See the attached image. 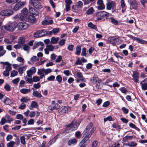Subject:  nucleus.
I'll use <instances>...</instances> for the list:
<instances>
[{
  "label": "nucleus",
  "mask_w": 147,
  "mask_h": 147,
  "mask_svg": "<svg viewBox=\"0 0 147 147\" xmlns=\"http://www.w3.org/2000/svg\"><path fill=\"white\" fill-rule=\"evenodd\" d=\"M17 26V24L15 22L8 23L2 26L1 30V32L3 33H4L5 32V30H6L7 31L12 32L16 29Z\"/></svg>",
  "instance_id": "obj_1"
},
{
  "label": "nucleus",
  "mask_w": 147,
  "mask_h": 147,
  "mask_svg": "<svg viewBox=\"0 0 147 147\" xmlns=\"http://www.w3.org/2000/svg\"><path fill=\"white\" fill-rule=\"evenodd\" d=\"M79 124L76 123V121L74 120L69 124L66 125V130L63 132L67 133L73 130H75L78 128Z\"/></svg>",
  "instance_id": "obj_2"
},
{
  "label": "nucleus",
  "mask_w": 147,
  "mask_h": 147,
  "mask_svg": "<svg viewBox=\"0 0 147 147\" xmlns=\"http://www.w3.org/2000/svg\"><path fill=\"white\" fill-rule=\"evenodd\" d=\"M95 129L94 124L92 122L90 123L87 126L83 132V134H88L92 135L94 132Z\"/></svg>",
  "instance_id": "obj_3"
},
{
  "label": "nucleus",
  "mask_w": 147,
  "mask_h": 147,
  "mask_svg": "<svg viewBox=\"0 0 147 147\" xmlns=\"http://www.w3.org/2000/svg\"><path fill=\"white\" fill-rule=\"evenodd\" d=\"M29 2L35 8L39 9L42 7V6L38 0H30Z\"/></svg>",
  "instance_id": "obj_4"
},
{
  "label": "nucleus",
  "mask_w": 147,
  "mask_h": 147,
  "mask_svg": "<svg viewBox=\"0 0 147 147\" xmlns=\"http://www.w3.org/2000/svg\"><path fill=\"white\" fill-rule=\"evenodd\" d=\"M83 6V3L81 1L76 3L75 5H73L71 7V10L72 11L76 12L78 10H80Z\"/></svg>",
  "instance_id": "obj_5"
},
{
  "label": "nucleus",
  "mask_w": 147,
  "mask_h": 147,
  "mask_svg": "<svg viewBox=\"0 0 147 147\" xmlns=\"http://www.w3.org/2000/svg\"><path fill=\"white\" fill-rule=\"evenodd\" d=\"M116 6V4L115 2L113 1H109L106 4V9L110 10L112 9V11L113 12Z\"/></svg>",
  "instance_id": "obj_6"
},
{
  "label": "nucleus",
  "mask_w": 147,
  "mask_h": 147,
  "mask_svg": "<svg viewBox=\"0 0 147 147\" xmlns=\"http://www.w3.org/2000/svg\"><path fill=\"white\" fill-rule=\"evenodd\" d=\"M13 14V11L11 9L3 10L0 12V14L2 16H9Z\"/></svg>",
  "instance_id": "obj_7"
},
{
  "label": "nucleus",
  "mask_w": 147,
  "mask_h": 147,
  "mask_svg": "<svg viewBox=\"0 0 147 147\" xmlns=\"http://www.w3.org/2000/svg\"><path fill=\"white\" fill-rule=\"evenodd\" d=\"M18 29L20 30H23L27 29L28 27V25L25 22H21L17 24Z\"/></svg>",
  "instance_id": "obj_8"
},
{
  "label": "nucleus",
  "mask_w": 147,
  "mask_h": 147,
  "mask_svg": "<svg viewBox=\"0 0 147 147\" xmlns=\"http://www.w3.org/2000/svg\"><path fill=\"white\" fill-rule=\"evenodd\" d=\"M45 30H39L36 32L34 34V37L38 38L45 36Z\"/></svg>",
  "instance_id": "obj_9"
},
{
  "label": "nucleus",
  "mask_w": 147,
  "mask_h": 147,
  "mask_svg": "<svg viewBox=\"0 0 147 147\" xmlns=\"http://www.w3.org/2000/svg\"><path fill=\"white\" fill-rule=\"evenodd\" d=\"M71 109V107L69 106H65L61 107L59 110V112L60 114H63L69 111Z\"/></svg>",
  "instance_id": "obj_10"
},
{
  "label": "nucleus",
  "mask_w": 147,
  "mask_h": 147,
  "mask_svg": "<svg viewBox=\"0 0 147 147\" xmlns=\"http://www.w3.org/2000/svg\"><path fill=\"white\" fill-rule=\"evenodd\" d=\"M97 9L99 10H102L105 9V5L102 0H98L97 2Z\"/></svg>",
  "instance_id": "obj_11"
},
{
  "label": "nucleus",
  "mask_w": 147,
  "mask_h": 147,
  "mask_svg": "<svg viewBox=\"0 0 147 147\" xmlns=\"http://www.w3.org/2000/svg\"><path fill=\"white\" fill-rule=\"evenodd\" d=\"M85 135L84 139L82 140L80 142L87 145L89 142V138L91 136V135L88 134H83Z\"/></svg>",
  "instance_id": "obj_12"
},
{
  "label": "nucleus",
  "mask_w": 147,
  "mask_h": 147,
  "mask_svg": "<svg viewBox=\"0 0 147 147\" xmlns=\"http://www.w3.org/2000/svg\"><path fill=\"white\" fill-rule=\"evenodd\" d=\"M94 18L95 21H97L102 20L103 18V14L102 11L98 12L96 13V15L94 16Z\"/></svg>",
  "instance_id": "obj_13"
},
{
  "label": "nucleus",
  "mask_w": 147,
  "mask_h": 147,
  "mask_svg": "<svg viewBox=\"0 0 147 147\" xmlns=\"http://www.w3.org/2000/svg\"><path fill=\"white\" fill-rule=\"evenodd\" d=\"M36 71V69L34 67H32L27 71V76L30 78H32V75Z\"/></svg>",
  "instance_id": "obj_14"
},
{
  "label": "nucleus",
  "mask_w": 147,
  "mask_h": 147,
  "mask_svg": "<svg viewBox=\"0 0 147 147\" xmlns=\"http://www.w3.org/2000/svg\"><path fill=\"white\" fill-rule=\"evenodd\" d=\"M132 76L133 77V80L134 82L136 83H139V73L136 71H134L133 72V74Z\"/></svg>",
  "instance_id": "obj_15"
},
{
  "label": "nucleus",
  "mask_w": 147,
  "mask_h": 147,
  "mask_svg": "<svg viewBox=\"0 0 147 147\" xmlns=\"http://www.w3.org/2000/svg\"><path fill=\"white\" fill-rule=\"evenodd\" d=\"M90 82L93 85H96V86H99L100 82L98 77L94 76L90 80Z\"/></svg>",
  "instance_id": "obj_16"
},
{
  "label": "nucleus",
  "mask_w": 147,
  "mask_h": 147,
  "mask_svg": "<svg viewBox=\"0 0 147 147\" xmlns=\"http://www.w3.org/2000/svg\"><path fill=\"white\" fill-rule=\"evenodd\" d=\"M60 107L59 105L56 103L55 105H51L48 107V111L49 112H51L53 110H56L58 109Z\"/></svg>",
  "instance_id": "obj_17"
},
{
  "label": "nucleus",
  "mask_w": 147,
  "mask_h": 147,
  "mask_svg": "<svg viewBox=\"0 0 147 147\" xmlns=\"http://www.w3.org/2000/svg\"><path fill=\"white\" fill-rule=\"evenodd\" d=\"M140 84L143 90H146L147 89V78L141 81Z\"/></svg>",
  "instance_id": "obj_18"
},
{
  "label": "nucleus",
  "mask_w": 147,
  "mask_h": 147,
  "mask_svg": "<svg viewBox=\"0 0 147 147\" xmlns=\"http://www.w3.org/2000/svg\"><path fill=\"white\" fill-rule=\"evenodd\" d=\"M24 5V2H19L15 5L13 9L15 11L18 10L23 7Z\"/></svg>",
  "instance_id": "obj_19"
},
{
  "label": "nucleus",
  "mask_w": 147,
  "mask_h": 147,
  "mask_svg": "<svg viewBox=\"0 0 147 147\" xmlns=\"http://www.w3.org/2000/svg\"><path fill=\"white\" fill-rule=\"evenodd\" d=\"M53 23V21L52 20H47L45 19L42 22V24L43 25H46L51 24Z\"/></svg>",
  "instance_id": "obj_20"
},
{
  "label": "nucleus",
  "mask_w": 147,
  "mask_h": 147,
  "mask_svg": "<svg viewBox=\"0 0 147 147\" xmlns=\"http://www.w3.org/2000/svg\"><path fill=\"white\" fill-rule=\"evenodd\" d=\"M76 75L78 78L82 81H85V78L83 77L82 73L80 71H78L76 73Z\"/></svg>",
  "instance_id": "obj_21"
},
{
  "label": "nucleus",
  "mask_w": 147,
  "mask_h": 147,
  "mask_svg": "<svg viewBox=\"0 0 147 147\" xmlns=\"http://www.w3.org/2000/svg\"><path fill=\"white\" fill-rule=\"evenodd\" d=\"M59 135V134H57L54 137V138H53L51 139L49 142L48 144L49 145V146H50L52 144L54 143L55 142L56 140L57 139Z\"/></svg>",
  "instance_id": "obj_22"
},
{
  "label": "nucleus",
  "mask_w": 147,
  "mask_h": 147,
  "mask_svg": "<svg viewBox=\"0 0 147 147\" xmlns=\"http://www.w3.org/2000/svg\"><path fill=\"white\" fill-rule=\"evenodd\" d=\"M29 10L30 13L36 16L38 14V12L36 11L35 9L32 7H29Z\"/></svg>",
  "instance_id": "obj_23"
},
{
  "label": "nucleus",
  "mask_w": 147,
  "mask_h": 147,
  "mask_svg": "<svg viewBox=\"0 0 147 147\" xmlns=\"http://www.w3.org/2000/svg\"><path fill=\"white\" fill-rule=\"evenodd\" d=\"M39 46L43 47L44 46V44L42 42H39L37 43H35L34 44V46L33 47V49H36Z\"/></svg>",
  "instance_id": "obj_24"
},
{
  "label": "nucleus",
  "mask_w": 147,
  "mask_h": 147,
  "mask_svg": "<svg viewBox=\"0 0 147 147\" xmlns=\"http://www.w3.org/2000/svg\"><path fill=\"white\" fill-rule=\"evenodd\" d=\"M28 20L30 22L34 23L36 21V19L34 16L30 15L28 17Z\"/></svg>",
  "instance_id": "obj_25"
},
{
  "label": "nucleus",
  "mask_w": 147,
  "mask_h": 147,
  "mask_svg": "<svg viewBox=\"0 0 147 147\" xmlns=\"http://www.w3.org/2000/svg\"><path fill=\"white\" fill-rule=\"evenodd\" d=\"M22 13L24 18L26 17L28 14V11L27 9L26 8H24L22 11Z\"/></svg>",
  "instance_id": "obj_26"
},
{
  "label": "nucleus",
  "mask_w": 147,
  "mask_h": 147,
  "mask_svg": "<svg viewBox=\"0 0 147 147\" xmlns=\"http://www.w3.org/2000/svg\"><path fill=\"white\" fill-rule=\"evenodd\" d=\"M59 39V38L58 37L55 38L53 37L51 38V42L52 44H55L57 42Z\"/></svg>",
  "instance_id": "obj_27"
},
{
  "label": "nucleus",
  "mask_w": 147,
  "mask_h": 147,
  "mask_svg": "<svg viewBox=\"0 0 147 147\" xmlns=\"http://www.w3.org/2000/svg\"><path fill=\"white\" fill-rule=\"evenodd\" d=\"M77 141L76 139L73 138L72 139L69 140L67 142V145L69 146L71 145L72 144H76L77 143Z\"/></svg>",
  "instance_id": "obj_28"
},
{
  "label": "nucleus",
  "mask_w": 147,
  "mask_h": 147,
  "mask_svg": "<svg viewBox=\"0 0 147 147\" xmlns=\"http://www.w3.org/2000/svg\"><path fill=\"white\" fill-rule=\"evenodd\" d=\"M32 95L38 98H41L42 97L41 94L38 91H35L34 90L32 93Z\"/></svg>",
  "instance_id": "obj_29"
},
{
  "label": "nucleus",
  "mask_w": 147,
  "mask_h": 147,
  "mask_svg": "<svg viewBox=\"0 0 147 147\" xmlns=\"http://www.w3.org/2000/svg\"><path fill=\"white\" fill-rule=\"evenodd\" d=\"M27 66L26 65H24L22 67H20L18 69L19 72L20 74H22L24 71H25L26 69Z\"/></svg>",
  "instance_id": "obj_30"
},
{
  "label": "nucleus",
  "mask_w": 147,
  "mask_h": 147,
  "mask_svg": "<svg viewBox=\"0 0 147 147\" xmlns=\"http://www.w3.org/2000/svg\"><path fill=\"white\" fill-rule=\"evenodd\" d=\"M31 90L30 89L22 88L20 90V92L23 94H26L30 92Z\"/></svg>",
  "instance_id": "obj_31"
},
{
  "label": "nucleus",
  "mask_w": 147,
  "mask_h": 147,
  "mask_svg": "<svg viewBox=\"0 0 147 147\" xmlns=\"http://www.w3.org/2000/svg\"><path fill=\"white\" fill-rule=\"evenodd\" d=\"M109 19L110 20V21L111 22L115 25H117L118 24V22L117 20H116L114 18L112 17L110 18H109Z\"/></svg>",
  "instance_id": "obj_32"
},
{
  "label": "nucleus",
  "mask_w": 147,
  "mask_h": 147,
  "mask_svg": "<svg viewBox=\"0 0 147 147\" xmlns=\"http://www.w3.org/2000/svg\"><path fill=\"white\" fill-rule=\"evenodd\" d=\"M81 51V47L79 46H77L76 47V51L75 53V55H80Z\"/></svg>",
  "instance_id": "obj_33"
},
{
  "label": "nucleus",
  "mask_w": 147,
  "mask_h": 147,
  "mask_svg": "<svg viewBox=\"0 0 147 147\" xmlns=\"http://www.w3.org/2000/svg\"><path fill=\"white\" fill-rule=\"evenodd\" d=\"M94 11L93 7H90L88 9L86 12V14L88 15L92 14L93 12Z\"/></svg>",
  "instance_id": "obj_34"
},
{
  "label": "nucleus",
  "mask_w": 147,
  "mask_h": 147,
  "mask_svg": "<svg viewBox=\"0 0 147 147\" xmlns=\"http://www.w3.org/2000/svg\"><path fill=\"white\" fill-rule=\"evenodd\" d=\"M88 26L92 29L96 30L97 28L96 26L93 24L92 22H90L88 24Z\"/></svg>",
  "instance_id": "obj_35"
},
{
  "label": "nucleus",
  "mask_w": 147,
  "mask_h": 147,
  "mask_svg": "<svg viewBox=\"0 0 147 147\" xmlns=\"http://www.w3.org/2000/svg\"><path fill=\"white\" fill-rule=\"evenodd\" d=\"M81 55L86 57L88 56L86 54V49L85 47H84L82 49Z\"/></svg>",
  "instance_id": "obj_36"
},
{
  "label": "nucleus",
  "mask_w": 147,
  "mask_h": 147,
  "mask_svg": "<svg viewBox=\"0 0 147 147\" xmlns=\"http://www.w3.org/2000/svg\"><path fill=\"white\" fill-rule=\"evenodd\" d=\"M3 102L6 105H9L11 102V100L7 98H5L4 99Z\"/></svg>",
  "instance_id": "obj_37"
},
{
  "label": "nucleus",
  "mask_w": 147,
  "mask_h": 147,
  "mask_svg": "<svg viewBox=\"0 0 147 147\" xmlns=\"http://www.w3.org/2000/svg\"><path fill=\"white\" fill-rule=\"evenodd\" d=\"M17 60L19 62L21 63L20 64V65H22L24 64V59L22 57H19L17 59Z\"/></svg>",
  "instance_id": "obj_38"
},
{
  "label": "nucleus",
  "mask_w": 147,
  "mask_h": 147,
  "mask_svg": "<svg viewBox=\"0 0 147 147\" xmlns=\"http://www.w3.org/2000/svg\"><path fill=\"white\" fill-rule=\"evenodd\" d=\"M52 30L53 34L54 35H56L59 32V29L58 28H54Z\"/></svg>",
  "instance_id": "obj_39"
},
{
  "label": "nucleus",
  "mask_w": 147,
  "mask_h": 147,
  "mask_svg": "<svg viewBox=\"0 0 147 147\" xmlns=\"http://www.w3.org/2000/svg\"><path fill=\"white\" fill-rule=\"evenodd\" d=\"M46 48L50 51H53L54 49V47L51 44L47 45L46 46Z\"/></svg>",
  "instance_id": "obj_40"
},
{
  "label": "nucleus",
  "mask_w": 147,
  "mask_h": 147,
  "mask_svg": "<svg viewBox=\"0 0 147 147\" xmlns=\"http://www.w3.org/2000/svg\"><path fill=\"white\" fill-rule=\"evenodd\" d=\"M25 42V38L23 37H20L19 40V43L20 45H22Z\"/></svg>",
  "instance_id": "obj_41"
},
{
  "label": "nucleus",
  "mask_w": 147,
  "mask_h": 147,
  "mask_svg": "<svg viewBox=\"0 0 147 147\" xmlns=\"http://www.w3.org/2000/svg\"><path fill=\"white\" fill-rule=\"evenodd\" d=\"M130 5L132 7V8L136 10L138 9V5L137 1H136V2H134V3L131 4Z\"/></svg>",
  "instance_id": "obj_42"
},
{
  "label": "nucleus",
  "mask_w": 147,
  "mask_h": 147,
  "mask_svg": "<svg viewBox=\"0 0 147 147\" xmlns=\"http://www.w3.org/2000/svg\"><path fill=\"white\" fill-rule=\"evenodd\" d=\"M25 79L27 83L31 84L33 83V80L31 78H29L26 77Z\"/></svg>",
  "instance_id": "obj_43"
},
{
  "label": "nucleus",
  "mask_w": 147,
  "mask_h": 147,
  "mask_svg": "<svg viewBox=\"0 0 147 147\" xmlns=\"http://www.w3.org/2000/svg\"><path fill=\"white\" fill-rule=\"evenodd\" d=\"M15 142L13 141H11L8 143L7 145V147H13L15 145Z\"/></svg>",
  "instance_id": "obj_44"
},
{
  "label": "nucleus",
  "mask_w": 147,
  "mask_h": 147,
  "mask_svg": "<svg viewBox=\"0 0 147 147\" xmlns=\"http://www.w3.org/2000/svg\"><path fill=\"white\" fill-rule=\"evenodd\" d=\"M18 74V72L15 70H13L11 72V77H13L16 76Z\"/></svg>",
  "instance_id": "obj_45"
},
{
  "label": "nucleus",
  "mask_w": 147,
  "mask_h": 147,
  "mask_svg": "<svg viewBox=\"0 0 147 147\" xmlns=\"http://www.w3.org/2000/svg\"><path fill=\"white\" fill-rule=\"evenodd\" d=\"M138 43H140L142 44H144L145 43H147V41L138 38L137 41Z\"/></svg>",
  "instance_id": "obj_46"
},
{
  "label": "nucleus",
  "mask_w": 147,
  "mask_h": 147,
  "mask_svg": "<svg viewBox=\"0 0 147 147\" xmlns=\"http://www.w3.org/2000/svg\"><path fill=\"white\" fill-rule=\"evenodd\" d=\"M92 147H98V142L95 140L94 141L92 144Z\"/></svg>",
  "instance_id": "obj_47"
},
{
  "label": "nucleus",
  "mask_w": 147,
  "mask_h": 147,
  "mask_svg": "<svg viewBox=\"0 0 147 147\" xmlns=\"http://www.w3.org/2000/svg\"><path fill=\"white\" fill-rule=\"evenodd\" d=\"M45 69H38V71L37 72V74L38 75H41L44 74L45 73Z\"/></svg>",
  "instance_id": "obj_48"
},
{
  "label": "nucleus",
  "mask_w": 147,
  "mask_h": 147,
  "mask_svg": "<svg viewBox=\"0 0 147 147\" xmlns=\"http://www.w3.org/2000/svg\"><path fill=\"white\" fill-rule=\"evenodd\" d=\"M29 99H28L26 97H23L21 98L20 100V101L22 103H26L28 102Z\"/></svg>",
  "instance_id": "obj_49"
},
{
  "label": "nucleus",
  "mask_w": 147,
  "mask_h": 147,
  "mask_svg": "<svg viewBox=\"0 0 147 147\" xmlns=\"http://www.w3.org/2000/svg\"><path fill=\"white\" fill-rule=\"evenodd\" d=\"M56 79L58 83H61L62 80V78L61 76L59 75H58L56 77Z\"/></svg>",
  "instance_id": "obj_50"
},
{
  "label": "nucleus",
  "mask_w": 147,
  "mask_h": 147,
  "mask_svg": "<svg viewBox=\"0 0 147 147\" xmlns=\"http://www.w3.org/2000/svg\"><path fill=\"white\" fill-rule=\"evenodd\" d=\"M7 122L8 123H10L11 121H13V119L12 118L10 117L9 115H7L6 116Z\"/></svg>",
  "instance_id": "obj_51"
},
{
  "label": "nucleus",
  "mask_w": 147,
  "mask_h": 147,
  "mask_svg": "<svg viewBox=\"0 0 147 147\" xmlns=\"http://www.w3.org/2000/svg\"><path fill=\"white\" fill-rule=\"evenodd\" d=\"M37 59V57L36 56H34L32 57L30 59V61L32 63L35 62Z\"/></svg>",
  "instance_id": "obj_52"
},
{
  "label": "nucleus",
  "mask_w": 147,
  "mask_h": 147,
  "mask_svg": "<svg viewBox=\"0 0 147 147\" xmlns=\"http://www.w3.org/2000/svg\"><path fill=\"white\" fill-rule=\"evenodd\" d=\"M20 139L21 143L23 144H25L26 142L25 137L24 136H21L20 138Z\"/></svg>",
  "instance_id": "obj_53"
},
{
  "label": "nucleus",
  "mask_w": 147,
  "mask_h": 147,
  "mask_svg": "<svg viewBox=\"0 0 147 147\" xmlns=\"http://www.w3.org/2000/svg\"><path fill=\"white\" fill-rule=\"evenodd\" d=\"M23 46V49L24 50L26 51L29 50L30 47L28 45H24Z\"/></svg>",
  "instance_id": "obj_54"
},
{
  "label": "nucleus",
  "mask_w": 147,
  "mask_h": 147,
  "mask_svg": "<svg viewBox=\"0 0 147 147\" xmlns=\"http://www.w3.org/2000/svg\"><path fill=\"white\" fill-rule=\"evenodd\" d=\"M127 144L129 146H134L136 145L137 144L135 142H132L128 143Z\"/></svg>",
  "instance_id": "obj_55"
},
{
  "label": "nucleus",
  "mask_w": 147,
  "mask_h": 147,
  "mask_svg": "<svg viewBox=\"0 0 147 147\" xmlns=\"http://www.w3.org/2000/svg\"><path fill=\"white\" fill-rule=\"evenodd\" d=\"M7 121L6 119L4 118L3 117L1 119L0 124L1 125H4Z\"/></svg>",
  "instance_id": "obj_56"
},
{
  "label": "nucleus",
  "mask_w": 147,
  "mask_h": 147,
  "mask_svg": "<svg viewBox=\"0 0 147 147\" xmlns=\"http://www.w3.org/2000/svg\"><path fill=\"white\" fill-rule=\"evenodd\" d=\"M112 118L111 116H108L107 117L104 118V122H105L107 121H111L112 120Z\"/></svg>",
  "instance_id": "obj_57"
},
{
  "label": "nucleus",
  "mask_w": 147,
  "mask_h": 147,
  "mask_svg": "<svg viewBox=\"0 0 147 147\" xmlns=\"http://www.w3.org/2000/svg\"><path fill=\"white\" fill-rule=\"evenodd\" d=\"M121 109L124 113L127 114L128 113L129 111L128 109H126L125 107H123Z\"/></svg>",
  "instance_id": "obj_58"
},
{
  "label": "nucleus",
  "mask_w": 147,
  "mask_h": 147,
  "mask_svg": "<svg viewBox=\"0 0 147 147\" xmlns=\"http://www.w3.org/2000/svg\"><path fill=\"white\" fill-rule=\"evenodd\" d=\"M31 105L34 108H36L38 106L37 103L35 101H32V102Z\"/></svg>",
  "instance_id": "obj_59"
},
{
  "label": "nucleus",
  "mask_w": 147,
  "mask_h": 147,
  "mask_svg": "<svg viewBox=\"0 0 147 147\" xmlns=\"http://www.w3.org/2000/svg\"><path fill=\"white\" fill-rule=\"evenodd\" d=\"M33 82H37L40 81L39 78L37 76H33Z\"/></svg>",
  "instance_id": "obj_60"
},
{
  "label": "nucleus",
  "mask_w": 147,
  "mask_h": 147,
  "mask_svg": "<svg viewBox=\"0 0 147 147\" xmlns=\"http://www.w3.org/2000/svg\"><path fill=\"white\" fill-rule=\"evenodd\" d=\"M82 61L80 59L78 58L77 60L76 61L75 64V65H82Z\"/></svg>",
  "instance_id": "obj_61"
},
{
  "label": "nucleus",
  "mask_w": 147,
  "mask_h": 147,
  "mask_svg": "<svg viewBox=\"0 0 147 147\" xmlns=\"http://www.w3.org/2000/svg\"><path fill=\"white\" fill-rule=\"evenodd\" d=\"M74 47V45H69L67 47V49L69 51H73Z\"/></svg>",
  "instance_id": "obj_62"
},
{
  "label": "nucleus",
  "mask_w": 147,
  "mask_h": 147,
  "mask_svg": "<svg viewBox=\"0 0 147 147\" xmlns=\"http://www.w3.org/2000/svg\"><path fill=\"white\" fill-rule=\"evenodd\" d=\"M62 59V56L61 55H59L58 56L57 58L55 61L57 63H58L60 62Z\"/></svg>",
  "instance_id": "obj_63"
},
{
  "label": "nucleus",
  "mask_w": 147,
  "mask_h": 147,
  "mask_svg": "<svg viewBox=\"0 0 147 147\" xmlns=\"http://www.w3.org/2000/svg\"><path fill=\"white\" fill-rule=\"evenodd\" d=\"M26 105L24 103H22L20 105V106L19 107V109H23L26 108Z\"/></svg>",
  "instance_id": "obj_64"
}]
</instances>
